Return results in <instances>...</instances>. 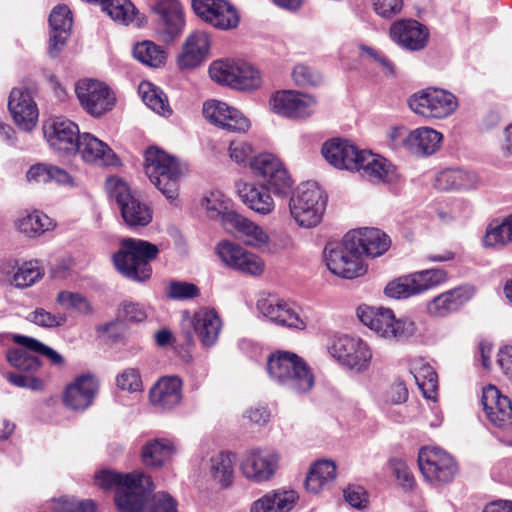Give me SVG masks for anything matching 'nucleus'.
Masks as SVG:
<instances>
[{"mask_svg":"<svg viewBox=\"0 0 512 512\" xmlns=\"http://www.w3.org/2000/svg\"><path fill=\"white\" fill-rule=\"evenodd\" d=\"M95 483L104 490L115 489V504L119 512H141L147 495L153 490L151 478L143 472L121 474L102 470L95 474Z\"/></svg>","mask_w":512,"mask_h":512,"instance_id":"nucleus-1","label":"nucleus"},{"mask_svg":"<svg viewBox=\"0 0 512 512\" xmlns=\"http://www.w3.org/2000/svg\"><path fill=\"white\" fill-rule=\"evenodd\" d=\"M266 369L272 381L293 393H307L314 385V375L310 367L293 352L271 353Z\"/></svg>","mask_w":512,"mask_h":512,"instance_id":"nucleus-2","label":"nucleus"},{"mask_svg":"<svg viewBox=\"0 0 512 512\" xmlns=\"http://www.w3.org/2000/svg\"><path fill=\"white\" fill-rule=\"evenodd\" d=\"M144 170L151 183L174 203L178 198L180 180L187 173L186 166L165 151L149 147L145 152Z\"/></svg>","mask_w":512,"mask_h":512,"instance_id":"nucleus-3","label":"nucleus"},{"mask_svg":"<svg viewBox=\"0 0 512 512\" xmlns=\"http://www.w3.org/2000/svg\"><path fill=\"white\" fill-rule=\"evenodd\" d=\"M158 247L146 240L125 238L120 249L113 255L116 269L128 279L143 282L150 278V262L156 259Z\"/></svg>","mask_w":512,"mask_h":512,"instance_id":"nucleus-4","label":"nucleus"},{"mask_svg":"<svg viewBox=\"0 0 512 512\" xmlns=\"http://www.w3.org/2000/svg\"><path fill=\"white\" fill-rule=\"evenodd\" d=\"M327 196L315 182L300 184L289 201L292 218L303 228L317 226L326 210Z\"/></svg>","mask_w":512,"mask_h":512,"instance_id":"nucleus-5","label":"nucleus"},{"mask_svg":"<svg viewBox=\"0 0 512 512\" xmlns=\"http://www.w3.org/2000/svg\"><path fill=\"white\" fill-rule=\"evenodd\" d=\"M357 315L365 326L387 340L403 341L412 337L417 330L414 321L409 318L396 319L389 308L360 307Z\"/></svg>","mask_w":512,"mask_h":512,"instance_id":"nucleus-6","label":"nucleus"},{"mask_svg":"<svg viewBox=\"0 0 512 512\" xmlns=\"http://www.w3.org/2000/svg\"><path fill=\"white\" fill-rule=\"evenodd\" d=\"M410 109L426 119H445L455 113L459 104L457 97L448 90L428 87L408 99Z\"/></svg>","mask_w":512,"mask_h":512,"instance_id":"nucleus-7","label":"nucleus"},{"mask_svg":"<svg viewBox=\"0 0 512 512\" xmlns=\"http://www.w3.org/2000/svg\"><path fill=\"white\" fill-rule=\"evenodd\" d=\"M106 189L110 198L116 201L121 216L128 226H146L151 222L150 208L131 192L125 181L110 177L106 182Z\"/></svg>","mask_w":512,"mask_h":512,"instance_id":"nucleus-8","label":"nucleus"},{"mask_svg":"<svg viewBox=\"0 0 512 512\" xmlns=\"http://www.w3.org/2000/svg\"><path fill=\"white\" fill-rule=\"evenodd\" d=\"M418 465L425 481L434 487L450 483L458 472L454 458L445 450L434 446L420 449Z\"/></svg>","mask_w":512,"mask_h":512,"instance_id":"nucleus-9","label":"nucleus"},{"mask_svg":"<svg viewBox=\"0 0 512 512\" xmlns=\"http://www.w3.org/2000/svg\"><path fill=\"white\" fill-rule=\"evenodd\" d=\"M254 176L262 181L267 189L277 196H288L293 180L284 163L274 154L262 153L250 162Z\"/></svg>","mask_w":512,"mask_h":512,"instance_id":"nucleus-10","label":"nucleus"},{"mask_svg":"<svg viewBox=\"0 0 512 512\" xmlns=\"http://www.w3.org/2000/svg\"><path fill=\"white\" fill-rule=\"evenodd\" d=\"M328 353L340 364L358 372L368 368L372 351L359 337L336 335L327 344Z\"/></svg>","mask_w":512,"mask_h":512,"instance_id":"nucleus-11","label":"nucleus"},{"mask_svg":"<svg viewBox=\"0 0 512 512\" xmlns=\"http://www.w3.org/2000/svg\"><path fill=\"white\" fill-rule=\"evenodd\" d=\"M347 234L340 243H328L324 248V261L331 273L353 279L366 273V266L356 254V248L350 247Z\"/></svg>","mask_w":512,"mask_h":512,"instance_id":"nucleus-12","label":"nucleus"},{"mask_svg":"<svg viewBox=\"0 0 512 512\" xmlns=\"http://www.w3.org/2000/svg\"><path fill=\"white\" fill-rule=\"evenodd\" d=\"M75 93L82 108L94 117H100L110 111L115 97L103 82L82 79L75 84Z\"/></svg>","mask_w":512,"mask_h":512,"instance_id":"nucleus-13","label":"nucleus"},{"mask_svg":"<svg viewBox=\"0 0 512 512\" xmlns=\"http://www.w3.org/2000/svg\"><path fill=\"white\" fill-rule=\"evenodd\" d=\"M257 312L271 323L293 329L306 328L293 304L273 295H262L256 302Z\"/></svg>","mask_w":512,"mask_h":512,"instance_id":"nucleus-14","label":"nucleus"},{"mask_svg":"<svg viewBox=\"0 0 512 512\" xmlns=\"http://www.w3.org/2000/svg\"><path fill=\"white\" fill-rule=\"evenodd\" d=\"M194 13L205 23L220 30L238 26L239 14L227 0H192Z\"/></svg>","mask_w":512,"mask_h":512,"instance_id":"nucleus-15","label":"nucleus"},{"mask_svg":"<svg viewBox=\"0 0 512 512\" xmlns=\"http://www.w3.org/2000/svg\"><path fill=\"white\" fill-rule=\"evenodd\" d=\"M279 455L270 449H251L241 458L240 470L250 481L261 483L268 481L275 474Z\"/></svg>","mask_w":512,"mask_h":512,"instance_id":"nucleus-16","label":"nucleus"},{"mask_svg":"<svg viewBox=\"0 0 512 512\" xmlns=\"http://www.w3.org/2000/svg\"><path fill=\"white\" fill-rule=\"evenodd\" d=\"M43 133L49 146L61 153H75L81 135L78 125L64 117H55L43 125Z\"/></svg>","mask_w":512,"mask_h":512,"instance_id":"nucleus-17","label":"nucleus"},{"mask_svg":"<svg viewBox=\"0 0 512 512\" xmlns=\"http://www.w3.org/2000/svg\"><path fill=\"white\" fill-rule=\"evenodd\" d=\"M269 103L275 114L291 119L309 117L316 108L314 97L291 90L274 93Z\"/></svg>","mask_w":512,"mask_h":512,"instance_id":"nucleus-18","label":"nucleus"},{"mask_svg":"<svg viewBox=\"0 0 512 512\" xmlns=\"http://www.w3.org/2000/svg\"><path fill=\"white\" fill-rule=\"evenodd\" d=\"M8 109L19 129L29 132L36 127L39 109L30 89L26 87L13 88L8 99Z\"/></svg>","mask_w":512,"mask_h":512,"instance_id":"nucleus-19","label":"nucleus"},{"mask_svg":"<svg viewBox=\"0 0 512 512\" xmlns=\"http://www.w3.org/2000/svg\"><path fill=\"white\" fill-rule=\"evenodd\" d=\"M481 403L490 423L502 430L512 427V404L507 396L500 393L494 385L482 390Z\"/></svg>","mask_w":512,"mask_h":512,"instance_id":"nucleus-20","label":"nucleus"},{"mask_svg":"<svg viewBox=\"0 0 512 512\" xmlns=\"http://www.w3.org/2000/svg\"><path fill=\"white\" fill-rule=\"evenodd\" d=\"M216 253L227 266L243 273L258 276L264 270V263L258 256L230 241L220 242Z\"/></svg>","mask_w":512,"mask_h":512,"instance_id":"nucleus-21","label":"nucleus"},{"mask_svg":"<svg viewBox=\"0 0 512 512\" xmlns=\"http://www.w3.org/2000/svg\"><path fill=\"white\" fill-rule=\"evenodd\" d=\"M203 115L210 123L231 132H246L250 127L249 120L239 110L221 101H206Z\"/></svg>","mask_w":512,"mask_h":512,"instance_id":"nucleus-22","label":"nucleus"},{"mask_svg":"<svg viewBox=\"0 0 512 512\" xmlns=\"http://www.w3.org/2000/svg\"><path fill=\"white\" fill-rule=\"evenodd\" d=\"M153 11L157 15L159 33L165 41H172L181 34L185 20L179 0H158Z\"/></svg>","mask_w":512,"mask_h":512,"instance_id":"nucleus-23","label":"nucleus"},{"mask_svg":"<svg viewBox=\"0 0 512 512\" xmlns=\"http://www.w3.org/2000/svg\"><path fill=\"white\" fill-rule=\"evenodd\" d=\"M391 39L409 51H420L428 43V28L414 19H402L390 27Z\"/></svg>","mask_w":512,"mask_h":512,"instance_id":"nucleus-24","label":"nucleus"},{"mask_svg":"<svg viewBox=\"0 0 512 512\" xmlns=\"http://www.w3.org/2000/svg\"><path fill=\"white\" fill-rule=\"evenodd\" d=\"M350 247L356 248V254L361 257H378L385 253L390 246L388 235L377 228H361L347 233Z\"/></svg>","mask_w":512,"mask_h":512,"instance_id":"nucleus-25","label":"nucleus"},{"mask_svg":"<svg viewBox=\"0 0 512 512\" xmlns=\"http://www.w3.org/2000/svg\"><path fill=\"white\" fill-rule=\"evenodd\" d=\"M321 153L333 167L354 171L358 168L362 150H359L349 140L333 138L322 145Z\"/></svg>","mask_w":512,"mask_h":512,"instance_id":"nucleus-26","label":"nucleus"},{"mask_svg":"<svg viewBox=\"0 0 512 512\" xmlns=\"http://www.w3.org/2000/svg\"><path fill=\"white\" fill-rule=\"evenodd\" d=\"M72 15L66 5H57L49 16L51 28L48 53L51 57H57L64 48L72 29Z\"/></svg>","mask_w":512,"mask_h":512,"instance_id":"nucleus-27","label":"nucleus"},{"mask_svg":"<svg viewBox=\"0 0 512 512\" xmlns=\"http://www.w3.org/2000/svg\"><path fill=\"white\" fill-rule=\"evenodd\" d=\"M354 171L361 172L363 177L375 184L391 183L397 178L394 165L386 158L367 150H362L358 168Z\"/></svg>","mask_w":512,"mask_h":512,"instance_id":"nucleus-28","label":"nucleus"},{"mask_svg":"<svg viewBox=\"0 0 512 512\" xmlns=\"http://www.w3.org/2000/svg\"><path fill=\"white\" fill-rule=\"evenodd\" d=\"M77 153L90 164L97 166H115L118 158L113 150L102 140L90 133H83L78 139Z\"/></svg>","mask_w":512,"mask_h":512,"instance_id":"nucleus-29","label":"nucleus"},{"mask_svg":"<svg viewBox=\"0 0 512 512\" xmlns=\"http://www.w3.org/2000/svg\"><path fill=\"white\" fill-rule=\"evenodd\" d=\"M210 38L204 31H194L186 38L177 62L181 69H193L201 65L208 57Z\"/></svg>","mask_w":512,"mask_h":512,"instance_id":"nucleus-30","label":"nucleus"},{"mask_svg":"<svg viewBox=\"0 0 512 512\" xmlns=\"http://www.w3.org/2000/svg\"><path fill=\"white\" fill-rule=\"evenodd\" d=\"M234 461L235 455L228 451L212 455L204 467L205 477L213 486L230 487L234 481Z\"/></svg>","mask_w":512,"mask_h":512,"instance_id":"nucleus-31","label":"nucleus"},{"mask_svg":"<svg viewBox=\"0 0 512 512\" xmlns=\"http://www.w3.org/2000/svg\"><path fill=\"white\" fill-rule=\"evenodd\" d=\"M98 389L97 379L93 375H81L68 385L64 393V403L73 410L88 408Z\"/></svg>","mask_w":512,"mask_h":512,"instance_id":"nucleus-32","label":"nucleus"},{"mask_svg":"<svg viewBox=\"0 0 512 512\" xmlns=\"http://www.w3.org/2000/svg\"><path fill=\"white\" fill-rule=\"evenodd\" d=\"M191 323L204 347L210 348L216 344L222 329V320L214 309H199L195 312Z\"/></svg>","mask_w":512,"mask_h":512,"instance_id":"nucleus-33","label":"nucleus"},{"mask_svg":"<svg viewBox=\"0 0 512 512\" xmlns=\"http://www.w3.org/2000/svg\"><path fill=\"white\" fill-rule=\"evenodd\" d=\"M443 140L442 133L430 127H419L409 131L407 151L416 156H430L437 152Z\"/></svg>","mask_w":512,"mask_h":512,"instance_id":"nucleus-34","label":"nucleus"},{"mask_svg":"<svg viewBox=\"0 0 512 512\" xmlns=\"http://www.w3.org/2000/svg\"><path fill=\"white\" fill-rule=\"evenodd\" d=\"M182 398V380L177 376L161 378L151 389V402L162 409H171L178 405Z\"/></svg>","mask_w":512,"mask_h":512,"instance_id":"nucleus-35","label":"nucleus"},{"mask_svg":"<svg viewBox=\"0 0 512 512\" xmlns=\"http://www.w3.org/2000/svg\"><path fill=\"white\" fill-rule=\"evenodd\" d=\"M298 500L293 490H276L266 493L250 506V512H289Z\"/></svg>","mask_w":512,"mask_h":512,"instance_id":"nucleus-36","label":"nucleus"},{"mask_svg":"<svg viewBox=\"0 0 512 512\" xmlns=\"http://www.w3.org/2000/svg\"><path fill=\"white\" fill-rule=\"evenodd\" d=\"M176 447L170 439L153 438L147 440L141 448V460L146 467L160 468L175 454Z\"/></svg>","mask_w":512,"mask_h":512,"instance_id":"nucleus-37","label":"nucleus"},{"mask_svg":"<svg viewBox=\"0 0 512 512\" xmlns=\"http://www.w3.org/2000/svg\"><path fill=\"white\" fill-rule=\"evenodd\" d=\"M269 191L271 190L267 189L264 185L256 186L255 184L248 183H244L238 189L243 203L260 215H268L275 208L274 199Z\"/></svg>","mask_w":512,"mask_h":512,"instance_id":"nucleus-38","label":"nucleus"},{"mask_svg":"<svg viewBox=\"0 0 512 512\" xmlns=\"http://www.w3.org/2000/svg\"><path fill=\"white\" fill-rule=\"evenodd\" d=\"M469 299L467 291L461 287L448 290L427 303V312L431 316L444 317L457 311Z\"/></svg>","mask_w":512,"mask_h":512,"instance_id":"nucleus-39","label":"nucleus"},{"mask_svg":"<svg viewBox=\"0 0 512 512\" xmlns=\"http://www.w3.org/2000/svg\"><path fill=\"white\" fill-rule=\"evenodd\" d=\"M336 479V464L332 460L316 461L306 477V488L312 493H319L329 488Z\"/></svg>","mask_w":512,"mask_h":512,"instance_id":"nucleus-40","label":"nucleus"},{"mask_svg":"<svg viewBox=\"0 0 512 512\" xmlns=\"http://www.w3.org/2000/svg\"><path fill=\"white\" fill-rule=\"evenodd\" d=\"M26 178L31 184H46L50 182L70 186L74 184L73 178L66 170L47 163L32 165L26 173Z\"/></svg>","mask_w":512,"mask_h":512,"instance_id":"nucleus-41","label":"nucleus"},{"mask_svg":"<svg viewBox=\"0 0 512 512\" xmlns=\"http://www.w3.org/2000/svg\"><path fill=\"white\" fill-rule=\"evenodd\" d=\"M231 226L238 233V237L248 246L262 248L268 245L269 235L262 227L242 215H232Z\"/></svg>","mask_w":512,"mask_h":512,"instance_id":"nucleus-42","label":"nucleus"},{"mask_svg":"<svg viewBox=\"0 0 512 512\" xmlns=\"http://www.w3.org/2000/svg\"><path fill=\"white\" fill-rule=\"evenodd\" d=\"M410 371L424 397L434 399L438 388V377L434 368L425 359L418 357L412 359Z\"/></svg>","mask_w":512,"mask_h":512,"instance_id":"nucleus-43","label":"nucleus"},{"mask_svg":"<svg viewBox=\"0 0 512 512\" xmlns=\"http://www.w3.org/2000/svg\"><path fill=\"white\" fill-rule=\"evenodd\" d=\"M210 219H221L224 224L231 225L232 215H239L231 209V200L221 191H211L201 201Z\"/></svg>","mask_w":512,"mask_h":512,"instance_id":"nucleus-44","label":"nucleus"},{"mask_svg":"<svg viewBox=\"0 0 512 512\" xmlns=\"http://www.w3.org/2000/svg\"><path fill=\"white\" fill-rule=\"evenodd\" d=\"M15 226L19 232L28 237H37L52 227L51 219L40 211L23 212L16 221Z\"/></svg>","mask_w":512,"mask_h":512,"instance_id":"nucleus-45","label":"nucleus"},{"mask_svg":"<svg viewBox=\"0 0 512 512\" xmlns=\"http://www.w3.org/2000/svg\"><path fill=\"white\" fill-rule=\"evenodd\" d=\"M477 175L461 168L446 169L437 176V185L443 190L471 189L477 183Z\"/></svg>","mask_w":512,"mask_h":512,"instance_id":"nucleus-46","label":"nucleus"},{"mask_svg":"<svg viewBox=\"0 0 512 512\" xmlns=\"http://www.w3.org/2000/svg\"><path fill=\"white\" fill-rule=\"evenodd\" d=\"M486 248H503L512 243V214L500 223H491L483 237Z\"/></svg>","mask_w":512,"mask_h":512,"instance_id":"nucleus-47","label":"nucleus"},{"mask_svg":"<svg viewBox=\"0 0 512 512\" xmlns=\"http://www.w3.org/2000/svg\"><path fill=\"white\" fill-rule=\"evenodd\" d=\"M138 92L145 105L151 110L163 116L171 115L172 110L168 104L167 97L158 87L150 82H142L139 85Z\"/></svg>","mask_w":512,"mask_h":512,"instance_id":"nucleus-48","label":"nucleus"},{"mask_svg":"<svg viewBox=\"0 0 512 512\" xmlns=\"http://www.w3.org/2000/svg\"><path fill=\"white\" fill-rule=\"evenodd\" d=\"M12 340L19 346L29 349L34 354L45 357L53 366L62 367L65 364V360L60 353L33 337L14 334Z\"/></svg>","mask_w":512,"mask_h":512,"instance_id":"nucleus-49","label":"nucleus"},{"mask_svg":"<svg viewBox=\"0 0 512 512\" xmlns=\"http://www.w3.org/2000/svg\"><path fill=\"white\" fill-rule=\"evenodd\" d=\"M134 57L141 63L150 67H160L165 63V51L152 41L137 43L133 48Z\"/></svg>","mask_w":512,"mask_h":512,"instance_id":"nucleus-50","label":"nucleus"},{"mask_svg":"<svg viewBox=\"0 0 512 512\" xmlns=\"http://www.w3.org/2000/svg\"><path fill=\"white\" fill-rule=\"evenodd\" d=\"M103 10L113 19L123 25L132 23L136 16V8L129 0H101Z\"/></svg>","mask_w":512,"mask_h":512,"instance_id":"nucleus-51","label":"nucleus"},{"mask_svg":"<svg viewBox=\"0 0 512 512\" xmlns=\"http://www.w3.org/2000/svg\"><path fill=\"white\" fill-rule=\"evenodd\" d=\"M32 353V351L23 346L10 348L6 352V360L12 367L18 370L35 372L40 368L41 362Z\"/></svg>","mask_w":512,"mask_h":512,"instance_id":"nucleus-52","label":"nucleus"},{"mask_svg":"<svg viewBox=\"0 0 512 512\" xmlns=\"http://www.w3.org/2000/svg\"><path fill=\"white\" fill-rule=\"evenodd\" d=\"M384 293L387 297L393 299H405L420 294L413 273L389 282L384 289Z\"/></svg>","mask_w":512,"mask_h":512,"instance_id":"nucleus-53","label":"nucleus"},{"mask_svg":"<svg viewBox=\"0 0 512 512\" xmlns=\"http://www.w3.org/2000/svg\"><path fill=\"white\" fill-rule=\"evenodd\" d=\"M238 61L216 60L209 66L210 78L218 84L234 88Z\"/></svg>","mask_w":512,"mask_h":512,"instance_id":"nucleus-54","label":"nucleus"},{"mask_svg":"<svg viewBox=\"0 0 512 512\" xmlns=\"http://www.w3.org/2000/svg\"><path fill=\"white\" fill-rule=\"evenodd\" d=\"M237 70L234 89L253 90L260 87L262 83L261 73L254 66L247 62L238 61Z\"/></svg>","mask_w":512,"mask_h":512,"instance_id":"nucleus-55","label":"nucleus"},{"mask_svg":"<svg viewBox=\"0 0 512 512\" xmlns=\"http://www.w3.org/2000/svg\"><path fill=\"white\" fill-rule=\"evenodd\" d=\"M43 276L37 261L25 262L18 267L13 276V283L17 288H27L34 285Z\"/></svg>","mask_w":512,"mask_h":512,"instance_id":"nucleus-56","label":"nucleus"},{"mask_svg":"<svg viewBox=\"0 0 512 512\" xmlns=\"http://www.w3.org/2000/svg\"><path fill=\"white\" fill-rule=\"evenodd\" d=\"M420 294L431 290L447 280V272L443 269H426L413 273Z\"/></svg>","mask_w":512,"mask_h":512,"instance_id":"nucleus-57","label":"nucleus"},{"mask_svg":"<svg viewBox=\"0 0 512 512\" xmlns=\"http://www.w3.org/2000/svg\"><path fill=\"white\" fill-rule=\"evenodd\" d=\"M56 301L65 309L74 310L79 314L87 315L92 311L89 301L79 293L61 291L58 293Z\"/></svg>","mask_w":512,"mask_h":512,"instance_id":"nucleus-58","label":"nucleus"},{"mask_svg":"<svg viewBox=\"0 0 512 512\" xmlns=\"http://www.w3.org/2000/svg\"><path fill=\"white\" fill-rule=\"evenodd\" d=\"M27 319L44 328H55L59 326H63L67 317L62 313H51L44 308H36L34 311L30 312Z\"/></svg>","mask_w":512,"mask_h":512,"instance_id":"nucleus-59","label":"nucleus"},{"mask_svg":"<svg viewBox=\"0 0 512 512\" xmlns=\"http://www.w3.org/2000/svg\"><path fill=\"white\" fill-rule=\"evenodd\" d=\"M292 78L296 85L302 87L316 86L321 81L320 75L311 67L304 64H298L294 67Z\"/></svg>","mask_w":512,"mask_h":512,"instance_id":"nucleus-60","label":"nucleus"},{"mask_svg":"<svg viewBox=\"0 0 512 512\" xmlns=\"http://www.w3.org/2000/svg\"><path fill=\"white\" fill-rule=\"evenodd\" d=\"M117 387L123 391L137 392L142 388L140 373L135 368H127L116 378Z\"/></svg>","mask_w":512,"mask_h":512,"instance_id":"nucleus-61","label":"nucleus"},{"mask_svg":"<svg viewBox=\"0 0 512 512\" xmlns=\"http://www.w3.org/2000/svg\"><path fill=\"white\" fill-rule=\"evenodd\" d=\"M148 316L147 309L139 303L123 301L119 308V317L128 322H142Z\"/></svg>","mask_w":512,"mask_h":512,"instance_id":"nucleus-62","label":"nucleus"},{"mask_svg":"<svg viewBox=\"0 0 512 512\" xmlns=\"http://www.w3.org/2000/svg\"><path fill=\"white\" fill-rule=\"evenodd\" d=\"M390 468L404 490H411L413 488L414 477L405 461L392 459L390 461Z\"/></svg>","mask_w":512,"mask_h":512,"instance_id":"nucleus-63","label":"nucleus"},{"mask_svg":"<svg viewBox=\"0 0 512 512\" xmlns=\"http://www.w3.org/2000/svg\"><path fill=\"white\" fill-rule=\"evenodd\" d=\"M229 156L237 164H246L248 161L251 162L253 155V147L241 140L232 141L229 145Z\"/></svg>","mask_w":512,"mask_h":512,"instance_id":"nucleus-64","label":"nucleus"}]
</instances>
